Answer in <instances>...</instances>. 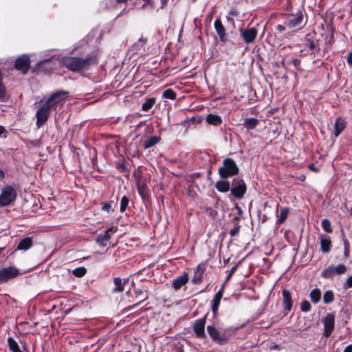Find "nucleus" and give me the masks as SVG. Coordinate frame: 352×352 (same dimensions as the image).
Returning a JSON list of instances; mask_svg holds the SVG:
<instances>
[{
    "mask_svg": "<svg viewBox=\"0 0 352 352\" xmlns=\"http://www.w3.org/2000/svg\"><path fill=\"white\" fill-rule=\"evenodd\" d=\"M239 173V168L236 162L230 157L225 158L222 166L218 169V173L221 179H226L232 176L237 175Z\"/></svg>",
    "mask_w": 352,
    "mask_h": 352,
    "instance_id": "obj_1",
    "label": "nucleus"
},
{
    "mask_svg": "<svg viewBox=\"0 0 352 352\" xmlns=\"http://www.w3.org/2000/svg\"><path fill=\"white\" fill-rule=\"evenodd\" d=\"M303 12L305 13V10L302 8V10H299L296 14H286L287 20L285 21V25L289 29H295L297 30L302 29L307 22V19H304Z\"/></svg>",
    "mask_w": 352,
    "mask_h": 352,
    "instance_id": "obj_2",
    "label": "nucleus"
},
{
    "mask_svg": "<svg viewBox=\"0 0 352 352\" xmlns=\"http://www.w3.org/2000/svg\"><path fill=\"white\" fill-rule=\"evenodd\" d=\"M61 63L73 72H77L86 68L89 65V60L77 57H65L61 60Z\"/></svg>",
    "mask_w": 352,
    "mask_h": 352,
    "instance_id": "obj_3",
    "label": "nucleus"
},
{
    "mask_svg": "<svg viewBox=\"0 0 352 352\" xmlns=\"http://www.w3.org/2000/svg\"><path fill=\"white\" fill-rule=\"evenodd\" d=\"M231 195L237 199H241L247 192L245 181L241 177L234 178L230 188Z\"/></svg>",
    "mask_w": 352,
    "mask_h": 352,
    "instance_id": "obj_4",
    "label": "nucleus"
},
{
    "mask_svg": "<svg viewBox=\"0 0 352 352\" xmlns=\"http://www.w3.org/2000/svg\"><path fill=\"white\" fill-rule=\"evenodd\" d=\"M16 198V190L10 186H8L3 188L0 194V206H6L11 204L15 201Z\"/></svg>",
    "mask_w": 352,
    "mask_h": 352,
    "instance_id": "obj_5",
    "label": "nucleus"
},
{
    "mask_svg": "<svg viewBox=\"0 0 352 352\" xmlns=\"http://www.w3.org/2000/svg\"><path fill=\"white\" fill-rule=\"evenodd\" d=\"M336 314L333 312L328 313L322 320L324 324L323 336L329 338L332 334L335 328Z\"/></svg>",
    "mask_w": 352,
    "mask_h": 352,
    "instance_id": "obj_6",
    "label": "nucleus"
},
{
    "mask_svg": "<svg viewBox=\"0 0 352 352\" xmlns=\"http://www.w3.org/2000/svg\"><path fill=\"white\" fill-rule=\"evenodd\" d=\"M346 272V267L343 264L337 266L330 265L323 270L321 275L324 278H331L336 275L343 274Z\"/></svg>",
    "mask_w": 352,
    "mask_h": 352,
    "instance_id": "obj_7",
    "label": "nucleus"
},
{
    "mask_svg": "<svg viewBox=\"0 0 352 352\" xmlns=\"http://www.w3.org/2000/svg\"><path fill=\"white\" fill-rule=\"evenodd\" d=\"M207 331L212 340L216 343L223 345L228 342V338L224 334L221 335L219 331L214 326H208Z\"/></svg>",
    "mask_w": 352,
    "mask_h": 352,
    "instance_id": "obj_8",
    "label": "nucleus"
},
{
    "mask_svg": "<svg viewBox=\"0 0 352 352\" xmlns=\"http://www.w3.org/2000/svg\"><path fill=\"white\" fill-rule=\"evenodd\" d=\"M19 271L14 267H9L0 270V283H6L11 278L17 276Z\"/></svg>",
    "mask_w": 352,
    "mask_h": 352,
    "instance_id": "obj_9",
    "label": "nucleus"
},
{
    "mask_svg": "<svg viewBox=\"0 0 352 352\" xmlns=\"http://www.w3.org/2000/svg\"><path fill=\"white\" fill-rule=\"evenodd\" d=\"M283 294V314L287 316L289 312L292 310L293 306V301L292 298L291 292L287 289H283L282 292Z\"/></svg>",
    "mask_w": 352,
    "mask_h": 352,
    "instance_id": "obj_10",
    "label": "nucleus"
},
{
    "mask_svg": "<svg viewBox=\"0 0 352 352\" xmlns=\"http://www.w3.org/2000/svg\"><path fill=\"white\" fill-rule=\"evenodd\" d=\"M258 34V30L255 27L247 28L241 32V37L246 44L253 43Z\"/></svg>",
    "mask_w": 352,
    "mask_h": 352,
    "instance_id": "obj_11",
    "label": "nucleus"
},
{
    "mask_svg": "<svg viewBox=\"0 0 352 352\" xmlns=\"http://www.w3.org/2000/svg\"><path fill=\"white\" fill-rule=\"evenodd\" d=\"M41 103L42 104L36 112V123L38 126L42 125L47 120L48 117V111L50 109V107L46 104L43 103V101H41Z\"/></svg>",
    "mask_w": 352,
    "mask_h": 352,
    "instance_id": "obj_12",
    "label": "nucleus"
},
{
    "mask_svg": "<svg viewBox=\"0 0 352 352\" xmlns=\"http://www.w3.org/2000/svg\"><path fill=\"white\" fill-rule=\"evenodd\" d=\"M30 61L27 55H22L18 58L15 63V67L16 69L25 73L30 68Z\"/></svg>",
    "mask_w": 352,
    "mask_h": 352,
    "instance_id": "obj_13",
    "label": "nucleus"
},
{
    "mask_svg": "<svg viewBox=\"0 0 352 352\" xmlns=\"http://www.w3.org/2000/svg\"><path fill=\"white\" fill-rule=\"evenodd\" d=\"M117 231V227L112 226L109 228L104 233L100 234L97 239L96 242L100 246H106L107 245V242L111 238V234L115 233Z\"/></svg>",
    "mask_w": 352,
    "mask_h": 352,
    "instance_id": "obj_14",
    "label": "nucleus"
},
{
    "mask_svg": "<svg viewBox=\"0 0 352 352\" xmlns=\"http://www.w3.org/2000/svg\"><path fill=\"white\" fill-rule=\"evenodd\" d=\"M67 92L65 91H58L54 93L49 98L45 104L52 108L54 105L64 100L67 97Z\"/></svg>",
    "mask_w": 352,
    "mask_h": 352,
    "instance_id": "obj_15",
    "label": "nucleus"
},
{
    "mask_svg": "<svg viewBox=\"0 0 352 352\" xmlns=\"http://www.w3.org/2000/svg\"><path fill=\"white\" fill-rule=\"evenodd\" d=\"M214 27L217 35L219 36L220 41L223 43L226 42L227 41L226 28L219 17L215 19Z\"/></svg>",
    "mask_w": 352,
    "mask_h": 352,
    "instance_id": "obj_16",
    "label": "nucleus"
},
{
    "mask_svg": "<svg viewBox=\"0 0 352 352\" xmlns=\"http://www.w3.org/2000/svg\"><path fill=\"white\" fill-rule=\"evenodd\" d=\"M223 289H224V287L223 286L220 289V290L218 291L215 294L213 299L211 301V304H212L211 305V307H212V313H213L214 315H216L217 312L218 311L221 300V298L223 297Z\"/></svg>",
    "mask_w": 352,
    "mask_h": 352,
    "instance_id": "obj_17",
    "label": "nucleus"
},
{
    "mask_svg": "<svg viewBox=\"0 0 352 352\" xmlns=\"http://www.w3.org/2000/svg\"><path fill=\"white\" fill-rule=\"evenodd\" d=\"M137 188L139 195L142 199H145L148 197V189L146 186V182L142 179H138L137 181Z\"/></svg>",
    "mask_w": 352,
    "mask_h": 352,
    "instance_id": "obj_18",
    "label": "nucleus"
},
{
    "mask_svg": "<svg viewBox=\"0 0 352 352\" xmlns=\"http://www.w3.org/2000/svg\"><path fill=\"white\" fill-rule=\"evenodd\" d=\"M346 127V122L342 118H338L335 122L334 135L338 137Z\"/></svg>",
    "mask_w": 352,
    "mask_h": 352,
    "instance_id": "obj_19",
    "label": "nucleus"
},
{
    "mask_svg": "<svg viewBox=\"0 0 352 352\" xmlns=\"http://www.w3.org/2000/svg\"><path fill=\"white\" fill-rule=\"evenodd\" d=\"M215 188L220 192H227L230 190V184L228 181L222 179L217 182Z\"/></svg>",
    "mask_w": 352,
    "mask_h": 352,
    "instance_id": "obj_20",
    "label": "nucleus"
},
{
    "mask_svg": "<svg viewBox=\"0 0 352 352\" xmlns=\"http://www.w3.org/2000/svg\"><path fill=\"white\" fill-rule=\"evenodd\" d=\"M188 281V275L184 273L182 276H179L173 281V286L175 289H179L181 287L185 285Z\"/></svg>",
    "mask_w": 352,
    "mask_h": 352,
    "instance_id": "obj_21",
    "label": "nucleus"
},
{
    "mask_svg": "<svg viewBox=\"0 0 352 352\" xmlns=\"http://www.w3.org/2000/svg\"><path fill=\"white\" fill-rule=\"evenodd\" d=\"M32 245V239L31 237H26L21 240L18 244L16 250L25 251L30 249Z\"/></svg>",
    "mask_w": 352,
    "mask_h": 352,
    "instance_id": "obj_22",
    "label": "nucleus"
},
{
    "mask_svg": "<svg viewBox=\"0 0 352 352\" xmlns=\"http://www.w3.org/2000/svg\"><path fill=\"white\" fill-rule=\"evenodd\" d=\"M259 123V120L254 118H248L244 120V126L248 130L254 129Z\"/></svg>",
    "mask_w": 352,
    "mask_h": 352,
    "instance_id": "obj_23",
    "label": "nucleus"
},
{
    "mask_svg": "<svg viewBox=\"0 0 352 352\" xmlns=\"http://www.w3.org/2000/svg\"><path fill=\"white\" fill-rule=\"evenodd\" d=\"M206 122L211 125L219 126L222 123L221 116L214 114H209L206 118Z\"/></svg>",
    "mask_w": 352,
    "mask_h": 352,
    "instance_id": "obj_24",
    "label": "nucleus"
},
{
    "mask_svg": "<svg viewBox=\"0 0 352 352\" xmlns=\"http://www.w3.org/2000/svg\"><path fill=\"white\" fill-rule=\"evenodd\" d=\"M289 212V208L287 207L281 208L279 215L278 216V219L276 221V224L280 225L283 223L287 218L288 214Z\"/></svg>",
    "mask_w": 352,
    "mask_h": 352,
    "instance_id": "obj_25",
    "label": "nucleus"
},
{
    "mask_svg": "<svg viewBox=\"0 0 352 352\" xmlns=\"http://www.w3.org/2000/svg\"><path fill=\"white\" fill-rule=\"evenodd\" d=\"M331 248V241L329 239H320V248L322 252L328 253L330 252Z\"/></svg>",
    "mask_w": 352,
    "mask_h": 352,
    "instance_id": "obj_26",
    "label": "nucleus"
},
{
    "mask_svg": "<svg viewBox=\"0 0 352 352\" xmlns=\"http://www.w3.org/2000/svg\"><path fill=\"white\" fill-rule=\"evenodd\" d=\"M321 291L318 288L314 289L310 293V298L314 304H317L321 299Z\"/></svg>",
    "mask_w": 352,
    "mask_h": 352,
    "instance_id": "obj_27",
    "label": "nucleus"
},
{
    "mask_svg": "<svg viewBox=\"0 0 352 352\" xmlns=\"http://www.w3.org/2000/svg\"><path fill=\"white\" fill-rule=\"evenodd\" d=\"M334 300V293L332 290H327L323 295V302L325 305H329Z\"/></svg>",
    "mask_w": 352,
    "mask_h": 352,
    "instance_id": "obj_28",
    "label": "nucleus"
},
{
    "mask_svg": "<svg viewBox=\"0 0 352 352\" xmlns=\"http://www.w3.org/2000/svg\"><path fill=\"white\" fill-rule=\"evenodd\" d=\"M126 280L123 281L120 278L117 277L113 280L116 288L113 289L115 292H120L124 290V285Z\"/></svg>",
    "mask_w": 352,
    "mask_h": 352,
    "instance_id": "obj_29",
    "label": "nucleus"
},
{
    "mask_svg": "<svg viewBox=\"0 0 352 352\" xmlns=\"http://www.w3.org/2000/svg\"><path fill=\"white\" fill-rule=\"evenodd\" d=\"M155 103V99L154 98H150L146 100V101L142 105V109L144 111H148Z\"/></svg>",
    "mask_w": 352,
    "mask_h": 352,
    "instance_id": "obj_30",
    "label": "nucleus"
},
{
    "mask_svg": "<svg viewBox=\"0 0 352 352\" xmlns=\"http://www.w3.org/2000/svg\"><path fill=\"white\" fill-rule=\"evenodd\" d=\"M8 342L10 349L12 352H21L19 349L18 344L12 338H9L8 340Z\"/></svg>",
    "mask_w": 352,
    "mask_h": 352,
    "instance_id": "obj_31",
    "label": "nucleus"
},
{
    "mask_svg": "<svg viewBox=\"0 0 352 352\" xmlns=\"http://www.w3.org/2000/svg\"><path fill=\"white\" fill-rule=\"evenodd\" d=\"M321 226L324 231H325L327 233H331L332 232V228L331 222L327 219H324L322 220Z\"/></svg>",
    "mask_w": 352,
    "mask_h": 352,
    "instance_id": "obj_32",
    "label": "nucleus"
},
{
    "mask_svg": "<svg viewBox=\"0 0 352 352\" xmlns=\"http://www.w3.org/2000/svg\"><path fill=\"white\" fill-rule=\"evenodd\" d=\"M157 142L158 138L157 137H151L150 139H148L144 143V146L145 148H150L154 146Z\"/></svg>",
    "mask_w": 352,
    "mask_h": 352,
    "instance_id": "obj_33",
    "label": "nucleus"
},
{
    "mask_svg": "<svg viewBox=\"0 0 352 352\" xmlns=\"http://www.w3.org/2000/svg\"><path fill=\"white\" fill-rule=\"evenodd\" d=\"M311 305L310 302L307 300H304L302 302L301 306H300L301 311L309 312L311 311Z\"/></svg>",
    "mask_w": 352,
    "mask_h": 352,
    "instance_id": "obj_34",
    "label": "nucleus"
},
{
    "mask_svg": "<svg viewBox=\"0 0 352 352\" xmlns=\"http://www.w3.org/2000/svg\"><path fill=\"white\" fill-rule=\"evenodd\" d=\"M344 243V256L345 258H348L349 256L350 243L347 239H343Z\"/></svg>",
    "mask_w": 352,
    "mask_h": 352,
    "instance_id": "obj_35",
    "label": "nucleus"
},
{
    "mask_svg": "<svg viewBox=\"0 0 352 352\" xmlns=\"http://www.w3.org/2000/svg\"><path fill=\"white\" fill-rule=\"evenodd\" d=\"M86 273V269L83 267L76 268L73 270V274L77 277H82Z\"/></svg>",
    "mask_w": 352,
    "mask_h": 352,
    "instance_id": "obj_36",
    "label": "nucleus"
},
{
    "mask_svg": "<svg viewBox=\"0 0 352 352\" xmlns=\"http://www.w3.org/2000/svg\"><path fill=\"white\" fill-rule=\"evenodd\" d=\"M163 96L167 99H175L176 97L175 93L170 89H166L163 93Z\"/></svg>",
    "mask_w": 352,
    "mask_h": 352,
    "instance_id": "obj_37",
    "label": "nucleus"
},
{
    "mask_svg": "<svg viewBox=\"0 0 352 352\" xmlns=\"http://www.w3.org/2000/svg\"><path fill=\"white\" fill-rule=\"evenodd\" d=\"M128 204H129L128 198L126 196H124L122 198L121 202H120V211L121 212H124L126 210V208L128 206Z\"/></svg>",
    "mask_w": 352,
    "mask_h": 352,
    "instance_id": "obj_38",
    "label": "nucleus"
},
{
    "mask_svg": "<svg viewBox=\"0 0 352 352\" xmlns=\"http://www.w3.org/2000/svg\"><path fill=\"white\" fill-rule=\"evenodd\" d=\"M289 64L293 65L296 69H300L301 60L299 58H292L289 62Z\"/></svg>",
    "mask_w": 352,
    "mask_h": 352,
    "instance_id": "obj_39",
    "label": "nucleus"
},
{
    "mask_svg": "<svg viewBox=\"0 0 352 352\" xmlns=\"http://www.w3.org/2000/svg\"><path fill=\"white\" fill-rule=\"evenodd\" d=\"M240 228L241 226H239V223H237L235 226L234 228H233L230 231V235L231 236H234L236 235H237L239 232V230H240Z\"/></svg>",
    "mask_w": 352,
    "mask_h": 352,
    "instance_id": "obj_40",
    "label": "nucleus"
},
{
    "mask_svg": "<svg viewBox=\"0 0 352 352\" xmlns=\"http://www.w3.org/2000/svg\"><path fill=\"white\" fill-rule=\"evenodd\" d=\"M182 124H184V126H186L187 124H188V126H190V124H192L194 129H195L197 126L196 121L194 117H192L190 120L184 121L182 123Z\"/></svg>",
    "mask_w": 352,
    "mask_h": 352,
    "instance_id": "obj_41",
    "label": "nucleus"
},
{
    "mask_svg": "<svg viewBox=\"0 0 352 352\" xmlns=\"http://www.w3.org/2000/svg\"><path fill=\"white\" fill-rule=\"evenodd\" d=\"M102 209V210L106 211L107 212H110L111 211H113L112 202L104 204L103 205Z\"/></svg>",
    "mask_w": 352,
    "mask_h": 352,
    "instance_id": "obj_42",
    "label": "nucleus"
},
{
    "mask_svg": "<svg viewBox=\"0 0 352 352\" xmlns=\"http://www.w3.org/2000/svg\"><path fill=\"white\" fill-rule=\"evenodd\" d=\"M306 41L307 42V46L310 50H314L316 49V44L314 40L307 38Z\"/></svg>",
    "mask_w": 352,
    "mask_h": 352,
    "instance_id": "obj_43",
    "label": "nucleus"
},
{
    "mask_svg": "<svg viewBox=\"0 0 352 352\" xmlns=\"http://www.w3.org/2000/svg\"><path fill=\"white\" fill-rule=\"evenodd\" d=\"M352 287V276H349L345 283L344 284V288L349 289Z\"/></svg>",
    "mask_w": 352,
    "mask_h": 352,
    "instance_id": "obj_44",
    "label": "nucleus"
},
{
    "mask_svg": "<svg viewBox=\"0 0 352 352\" xmlns=\"http://www.w3.org/2000/svg\"><path fill=\"white\" fill-rule=\"evenodd\" d=\"M244 258L240 260L236 264H235L230 270V273H231V274H233L236 270H237L238 267L242 263V262L243 261Z\"/></svg>",
    "mask_w": 352,
    "mask_h": 352,
    "instance_id": "obj_45",
    "label": "nucleus"
},
{
    "mask_svg": "<svg viewBox=\"0 0 352 352\" xmlns=\"http://www.w3.org/2000/svg\"><path fill=\"white\" fill-rule=\"evenodd\" d=\"M275 28L279 32H283L286 30V27L280 24L277 25Z\"/></svg>",
    "mask_w": 352,
    "mask_h": 352,
    "instance_id": "obj_46",
    "label": "nucleus"
},
{
    "mask_svg": "<svg viewBox=\"0 0 352 352\" xmlns=\"http://www.w3.org/2000/svg\"><path fill=\"white\" fill-rule=\"evenodd\" d=\"M308 167L311 170H312L314 173H318L320 170L319 168L316 167L314 164H309Z\"/></svg>",
    "mask_w": 352,
    "mask_h": 352,
    "instance_id": "obj_47",
    "label": "nucleus"
},
{
    "mask_svg": "<svg viewBox=\"0 0 352 352\" xmlns=\"http://www.w3.org/2000/svg\"><path fill=\"white\" fill-rule=\"evenodd\" d=\"M204 329L205 328H201V322H199V338H206V334H205Z\"/></svg>",
    "mask_w": 352,
    "mask_h": 352,
    "instance_id": "obj_48",
    "label": "nucleus"
},
{
    "mask_svg": "<svg viewBox=\"0 0 352 352\" xmlns=\"http://www.w3.org/2000/svg\"><path fill=\"white\" fill-rule=\"evenodd\" d=\"M346 61L349 65L352 66V51L350 53H349L348 56L346 58Z\"/></svg>",
    "mask_w": 352,
    "mask_h": 352,
    "instance_id": "obj_49",
    "label": "nucleus"
},
{
    "mask_svg": "<svg viewBox=\"0 0 352 352\" xmlns=\"http://www.w3.org/2000/svg\"><path fill=\"white\" fill-rule=\"evenodd\" d=\"M343 352H352V344L346 346Z\"/></svg>",
    "mask_w": 352,
    "mask_h": 352,
    "instance_id": "obj_50",
    "label": "nucleus"
},
{
    "mask_svg": "<svg viewBox=\"0 0 352 352\" xmlns=\"http://www.w3.org/2000/svg\"><path fill=\"white\" fill-rule=\"evenodd\" d=\"M193 329H194L195 333L198 336V322H197V321L195 322Z\"/></svg>",
    "mask_w": 352,
    "mask_h": 352,
    "instance_id": "obj_51",
    "label": "nucleus"
},
{
    "mask_svg": "<svg viewBox=\"0 0 352 352\" xmlns=\"http://www.w3.org/2000/svg\"><path fill=\"white\" fill-rule=\"evenodd\" d=\"M201 322V327L205 328L206 319L205 318L199 319V322Z\"/></svg>",
    "mask_w": 352,
    "mask_h": 352,
    "instance_id": "obj_52",
    "label": "nucleus"
},
{
    "mask_svg": "<svg viewBox=\"0 0 352 352\" xmlns=\"http://www.w3.org/2000/svg\"><path fill=\"white\" fill-rule=\"evenodd\" d=\"M6 132V129L3 126H0V135Z\"/></svg>",
    "mask_w": 352,
    "mask_h": 352,
    "instance_id": "obj_53",
    "label": "nucleus"
},
{
    "mask_svg": "<svg viewBox=\"0 0 352 352\" xmlns=\"http://www.w3.org/2000/svg\"><path fill=\"white\" fill-rule=\"evenodd\" d=\"M236 209H237V211H238V214L239 215H241V214L243 212L242 209L240 207H239L238 206H236Z\"/></svg>",
    "mask_w": 352,
    "mask_h": 352,
    "instance_id": "obj_54",
    "label": "nucleus"
},
{
    "mask_svg": "<svg viewBox=\"0 0 352 352\" xmlns=\"http://www.w3.org/2000/svg\"><path fill=\"white\" fill-rule=\"evenodd\" d=\"M267 219L268 218H267V215L263 214V217H262V223L265 222L267 220Z\"/></svg>",
    "mask_w": 352,
    "mask_h": 352,
    "instance_id": "obj_55",
    "label": "nucleus"
},
{
    "mask_svg": "<svg viewBox=\"0 0 352 352\" xmlns=\"http://www.w3.org/2000/svg\"><path fill=\"white\" fill-rule=\"evenodd\" d=\"M307 52H305L303 50L300 51V55L301 56H307Z\"/></svg>",
    "mask_w": 352,
    "mask_h": 352,
    "instance_id": "obj_56",
    "label": "nucleus"
},
{
    "mask_svg": "<svg viewBox=\"0 0 352 352\" xmlns=\"http://www.w3.org/2000/svg\"><path fill=\"white\" fill-rule=\"evenodd\" d=\"M232 275L233 274H231V273L229 272V274L227 276L226 280H229Z\"/></svg>",
    "mask_w": 352,
    "mask_h": 352,
    "instance_id": "obj_57",
    "label": "nucleus"
},
{
    "mask_svg": "<svg viewBox=\"0 0 352 352\" xmlns=\"http://www.w3.org/2000/svg\"><path fill=\"white\" fill-rule=\"evenodd\" d=\"M141 293H142V290H141V289H138V290H136V291H135V294H136L137 295H139V294H140Z\"/></svg>",
    "mask_w": 352,
    "mask_h": 352,
    "instance_id": "obj_58",
    "label": "nucleus"
},
{
    "mask_svg": "<svg viewBox=\"0 0 352 352\" xmlns=\"http://www.w3.org/2000/svg\"><path fill=\"white\" fill-rule=\"evenodd\" d=\"M162 6H164L166 3L167 0H161Z\"/></svg>",
    "mask_w": 352,
    "mask_h": 352,
    "instance_id": "obj_59",
    "label": "nucleus"
},
{
    "mask_svg": "<svg viewBox=\"0 0 352 352\" xmlns=\"http://www.w3.org/2000/svg\"><path fill=\"white\" fill-rule=\"evenodd\" d=\"M234 220L236 221H238L239 220V218L238 217H235L234 218Z\"/></svg>",
    "mask_w": 352,
    "mask_h": 352,
    "instance_id": "obj_60",
    "label": "nucleus"
},
{
    "mask_svg": "<svg viewBox=\"0 0 352 352\" xmlns=\"http://www.w3.org/2000/svg\"><path fill=\"white\" fill-rule=\"evenodd\" d=\"M350 214L352 216V207H351V211H350Z\"/></svg>",
    "mask_w": 352,
    "mask_h": 352,
    "instance_id": "obj_61",
    "label": "nucleus"
},
{
    "mask_svg": "<svg viewBox=\"0 0 352 352\" xmlns=\"http://www.w3.org/2000/svg\"><path fill=\"white\" fill-rule=\"evenodd\" d=\"M196 0H194V1H195Z\"/></svg>",
    "mask_w": 352,
    "mask_h": 352,
    "instance_id": "obj_62",
    "label": "nucleus"
}]
</instances>
